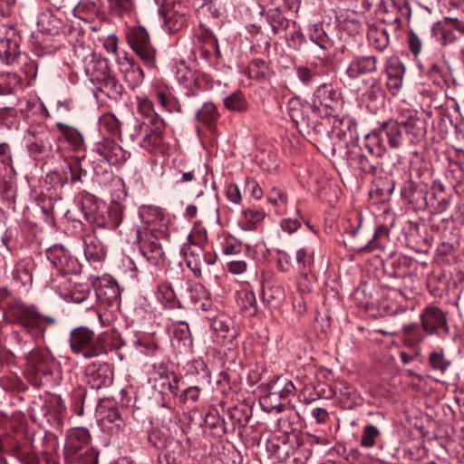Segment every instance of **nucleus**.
<instances>
[{
    "label": "nucleus",
    "mask_w": 464,
    "mask_h": 464,
    "mask_svg": "<svg viewBox=\"0 0 464 464\" xmlns=\"http://www.w3.org/2000/svg\"><path fill=\"white\" fill-rule=\"evenodd\" d=\"M306 42L304 35L299 28H295L288 39V45L294 50H300Z\"/></svg>",
    "instance_id": "nucleus-48"
},
{
    "label": "nucleus",
    "mask_w": 464,
    "mask_h": 464,
    "mask_svg": "<svg viewBox=\"0 0 464 464\" xmlns=\"http://www.w3.org/2000/svg\"><path fill=\"white\" fill-rule=\"evenodd\" d=\"M60 24L61 22L51 14H43L38 20V25L41 27V30L50 34L58 33Z\"/></svg>",
    "instance_id": "nucleus-36"
},
{
    "label": "nucleus",
    "mask_w": 464,
    "mask_h": 464,
    "mask_svg": "<svg viewBox=\"0 0 464 464\" xmlns=\"http://www.w3.org/2000/svg\"><path fill=\"white\" fill-rule=\"evenodd\" d=\"M225 107L233 111H245L247 102L240 92H236L224 99Z\"/></svg>",
    "instance_id": "nucleus-33"
},
{
    "label": "nucleus",
    "mask_w": 464,
    "mask_h": 464,
    "mask_svg": "<svg viewBox=\"0 0 464 464\" xmlns=\"http://www.w3.org/2000/svg\"><path fill=\"white\" fill-rule=\"evenodd\" d=\"M311 415L315 419L317 423H325L329 420V413L324 408H314Z\"/></svg>",
    "instance_id": "nucleus-58"
},
{
    "label": "nucleus",
    "mask_w": 464,
    "mask_h": 464,
    "mask_svg": "<svg viewBox=\"0 0 464 464\" xmlns=\"http://www.w3.org/2000/svg\"><path fill=\"white\" fill-rule=\"evenodd\" d=\"M410 260L406 256H394L385 266L386 273L394 278H404L408 276Z\"/></svg>",
    "instance_id": "nucleus-23"
},
{
    "label": "nucleus",
    "mask_w": 464,
    "mask_h": 464,
    "mask_svg": "<svg viewBox=\"0 0 464 464\" xmlns=\"http://www.w3.org/2000/svg\"><path fill=\"white\" fill-rule=\"evenodd\" d=\"M263 301L271 307H279L285 297L284 287L273 281L266 280L262 288Z\"/></svg>",
    "instance_id": "nucleus-17"
},
{
    "label": "nucleus",
    "mask_w": 464,
    "mask_h": 464,
    "mask_svg": "<svg viewBox=\"0 0 464 464\" xmlns=\"http://www.w3.org/2000/svg\"><path fill=\"white\" fill-rule=\"evenodd\" d=\"M206 424L211 429H219L220 431L225 434L227 432V428L225 426V421L223 419H220L217 411L208 412L206 415L205 419Z\"/></svg>",
    "instance_id": "nucleus-45"
},
{
    "label": "nucleus",
    "mask_w": 464,
    "mask_h": 464,
    "mask_svg": "<svg viewBox=\"0 0 464 464\" xmlns=\"http://www.w3.org/2000/svg\"><path fill=\"white\" fill-rule=\"evenodd\" d=\"M401 125L404 126L407 141L411 144L420 143L427 133L426 121L416 111H406L399 116Z\"/></svg>",
    "instance_id": "nucleus-5"
},
{
    "label": "nucleus",
    "mask_w": 464,
    "mask_h": 464,
    "mask_svg": "<svg viewBox=\"0 0 464 464\" xmlns=\"http://www.w3.org/2000/svg\"><path fill=\"white\" fill-rule=\"evenodd\" d=\"M408 44L411 52L416 56L421 50V41L420 37L411 31L408 34Z\"/></svg>",
    "instance_id": "nucleus-51"
},
{
    "label": "nucleus",
    "mask_w": 464,
    "mask_h": 464,
    "mask_svg": "<svg viewBox=\"0 0 464 464\" xmlns=\"http://www.w3.org/2000/svg\"><path fill=\"white\" fill-rule=\"evenodd\" d=\"M241 251V245L236 242H227L223 246V253L227 256L236 255Z\"/></svg>",
    "instance_id": "nucleus-60"
},
{
    "label": "nucleus",
    "mask_w": 464,
    "mask_h": 464,
    "mask_svg": "<svg viewBox=\"0 0 464 464\" xmlns=\"http://www.w3.org/2000/svg\"><path fill=\"white\" fill-rule=\"evenodd\" d=\"M404 66L398 59H392L386 66L388 78L403 77Z\"/></svg>",
    "instance_id": "nucleus-44"
},
{
    "label": "nucleus",
    "mask_w": 464,
    "mask_h": 464,
    "mask_svg": "<svg viewBox=\"0 0 464 464\" xmlns=\"http://www.w3.org/2000/svg\"><path fill=\"white\" fill-rule=\"evenodd\" d=\"M228 416L233 421V425L236 424H246L248 421V415L244 411L243 409L238 407H233L228 411Z\"/></svg>",
    "instance_id": "nucleus-46"
},
{
    "label": "nucleus",
    "mask_w": 464,
    "mask_h": 464,
    "mask_svg": "<svg viewBox=\"0 0 464 464\" xmlns=\"http://www.w3.org/2000/svg\"><path fill=\"white\" fill-rule=\"evenodd\" d=\"M226 195L227 199L235 204L240 203L242 198L240 190L236 184H229L227 186Z\"/></svg>",
    "instance_id": "nucleus-55"
},
{
    "label": "nucleus",
    "mask_w": 464,
    "mask_h": 464,
    "mask_svg": "<svg viewBox=\"0 0 464 464\" xmlns=\"http://www.w3.org/2000/svg\"><path fill=\"white\" fill-rule=\"evenodd\" d=\"M14 324H18L33 338L39 337L45 331L46 325L55 324L53 316L42 314L34 306L16 304L9 311Z\"/></svg>",
    "instance_id": "nucleus-1"
},
{
    "label": "nucleus",
    "mask_w": 464,
    "mask_h": 464,
    "mask_svg": "<svg viewBox=\"0 0 464 464\" xmlns=\"http://www.w3.org/2000/svg\"><path fill=\"white\" fill-rule=\"evenodd\" d=\"M228 271L234 275H240L246 271V263L243 260L231 259L227 262Z\"/></svg>",
    "instance_id": "nucleus-54"
},
{
    "label": "nucleus",
    "mask_w": 464,
    "mask_h": 464,
    "mask_svg": "<svg viewBox=\"0 0 464 464\" xmlns=\"http://www.w3.org/2000/svg\"><path fill=\"white\" fill-rule=\"evenodd\" d=\"M59 130L63 133L64 139L71 143L74 148H79L82 143V137L81 133L72 128L68 127L64 123H57Z\"/></svg>",
    "instance_id": "nucleus-37"
},
{
    "label": "nucleus",
    "mask_w": 464,
    "mask_h": 464,
    "mask_svg": "<svg viewBox=\"0 0 464 464\" xmlns=\"http://www.w3.org/2000/svg\"><path fill=\"white\" fill-rule=\"evenodd\" d=\"M378 59L374 55H358L350 62L346 74L350 79L372 74L377 71Z\"/></svg>",
    "instance_id": "nucleus-13"
},
{
    "label": "nucleus",
    "mask_w": 464,
    "mask_h": 464,
    "mask_svg": "<svg viewBox=\"0 0 464 464\" xmlns=\"http://www.w3.org/2000/svg\"><path fill=\"white\" fill-rule=\"evenodd\" d=\"M129 43L132 50L144 61L150 65L154 59V50L151 48L149 35L143 29H136L129 36Z\"/></svg>",
    "instance_id": "nucleus-12"
},
{
    "label": "nucleus",
    "mask_w": 464,
    "mask_h": 464,
    "mask_svg": "<svg viewBox=\"0 0 464 464\" xmlns=\"http://www.w3.org/2000/svg\"><path fill=\"white\" fill-rule=\"evenodd\" d=\"M246 188L255 199H260L262 198V188L255 179H246Z\"/></svg>",
    "instance_id": "nucleus-53"
},
{
    "label": "nucleus",
    "mask_w": 464,
    "mask_h": 464,
    "mask_svg": "<svg viewBox=\"0 0 464 464\" xmlns=\"http://www.w3.org/2000/svg\"><path fill=\"white\" fill-rule=\"evenodd\" d=\"M381 436L380 430L374 425H366L362 433L361 446L364 448H372L375 445L376 439Z\"/></svg>",
    "instance_id": "nucleus-35"
},
{
    "label": "nucleus",
    "mask_w": 464,
    "mask_h": 464,
    "mask_svg": "<svg viewBox=\"0 0 464 464\" xmlns=\"http://www.w3.org/2000/svg\"><path fill=\"white\" fill-rule=\"evenodd\" d=\"M267 200L275 206L285 205L287 201V196L282 189L273 188L269 191Z\"/></svg>",
    "instance_id": "nucleus-47"
},
{
    "label": "nucleus",
    "mask_w": 464,
    "mask_h": 464,
    "mask_svg": "<svg viewBox=\"0 0 464 464\" xmlns=\"http://www.w3.org/2000/svg\"><path fill=\"white\" fill-rule=\"evenodd\" d=\"M423 330L427 334L445 335L449 334L446 314L437 306H427L420 315Z\"/></svg>",
    "instance_id": "nucleus-6"
},
{
    "label": "nucleus",
    "mask_w": 464,
    "mask_h": 464,
    "mask_svg": "<svg viewBox=\"0 0 464 464\" xmlns=\"http://www.w3.org/2000/svg\"><path fill=\"white\" fill-rule=\"evenodd\" d=\"M84 255L88 260L98 262L106 256V247L95 234H87L83 237Z\"/></svg>",
    "instance_id": "nucleus-18"
},
{
    "label": "nucleus",
    "mask_w": 464,
    "mask_h": 464,
    "mask_svg": "<svg viewBox=\"0 0 464 464\" xmlns=\"http://www.w3.org/2000/svg\"><path fill=\"white\" fill-rule=\"evenodd\" d=\"M99 414L101 415V422L104 429L113 431L121 428L122 420L116 409H109L105 412L100 411Z\"/></svg>",
    "instance_id": "nucleus-30"
},
{
    "label": "nucleus",
    "mask_w": 464,
    "mask_h": 464,
    "mask_svg": "<svg viewBox=\"0 0 464 464\" xmlns=\"http://www.w3.org/2000/svg\"><path fill=\"white\" fill-rule=\"evenodd\" d=\"M198 92L195 88H189L187 91L183 88V94L179 101L176 100V111H191L199 103Z\"/></svg>",
    "instance_id": "nucleus-25"
},
{
    "label": "nucleus",
    "mask_w": 464,
    "mask_h": 464,
    "mask_svg": "<svg viewBox=\"0 0 464 464\" xmlns=\"http://www.w3.org/2000/svg\"><path fill=\"white\" fill-rule=\"evenodd\" d=\"M107 217L104 218L103 226L114 229L120 226L122 219V209L119 204H112L107 208Z\"/></svg>",
    "instance_id": "nucleus-32"
},
{
    "label": "nucleus",
    "mask_w": 464,
    "mask_h": 464,
    "mask_svg": "<svg viewBox=\"0 0 464 464\" xmlns=\"http://www.w3.org/2000/svg\"><path fill=\"white\" fill-rule=\"evenodd\" d=\"M176 340H178L179 353L188 354L192 352L193 341L188 324L179 321L176 324Z\"/></svg>",
    "instance_id": "nucleus-21"
},
{
    "label": "nucleus",
    "mask_w": 464,
    "mask_h": 464,
    "mask_svg": "<svg viewBox=\"0 0 464 464\" xmlns=\"http://www.w3.org/2000/svg\"><path fill=\"white\" fill-rule=\"evenodd\" d=\"M417 188L414 183L411 181L405 184L403 188L401 189V196L410 201H413L416 199Z\"/></svg>",
    "instance_id": "nucleus-57"
},
{
    "label": "nucleus",
    "mask_w": 464,
    "mask_h": 464,
    "mask_svg": "<svg viewBox=\"0 0 464 464\" xmlns=\"http://www.w3.org/2000/svg\"><path fill=\"white\" fill-rule=\"evenodd\" d=\"M300 225V221L296 218H285L283 219L280 224L281 228L288 234L295 232Z\"/></svg>",
    "instance_id": "nucleus-56"
},
{
    "label": "nucleus",
    "mask_w": 464,
    "mask_h": 464,
    "mask_svg": "<svg viewBox=\"0 0 464 464\" xmlns=\"http://www.w3.org/2000/svg\"><path fill=\"white\" fill-rule=\"evenodd\" d=\"M387 236H388V232H387V229L385 227H377L375 232H374L372 241L370 242V246L368 247L370 249H372L375 246V241L378 238H380L382 237H387Z\"/></svg>",
    "instance_id": "nucleus-62"
},
{
    "label": "nucleus",
    "mask_w": 464,
    "mask_h": 464,
    "mask_svg": "<svg viewBox=\"0 0 464 464\" xmlns=\"http://www.w3.org/2000/svg\"><path fill=\"white\" fill-rule=\"evenodd\" d=\"M20 84V78L14 73L0 76V95L11 94Z\"/></svg>",
    "instance_id": "nucleus-34"
},
{
    "label": "nucleus",
    "mask_w": 464,
    "mask_h": 464,
    "mask_svg": "<svg viewBox=\"0 0 464 464\" xmlns=\"http://www.w3.org/2000/svg\"><path fill=\"white\" fill-rule=\"evenodd\" d=\"M28 150L32 154H41L52 149L50 133L44 129L30 128L27 130Z\"/></svg>",
    "instance_id": "nucleus-15"
},
{
    "label": "nucleus",
    "mask_w": 464,
    "mask_h": 464,
    "mask_svg": "<svg viewBox=\"0 0 464 464\" xmlns=\"http://www.w3.org/2000/svg\"><path fill=\"white\" fill-rule=\"evenodd\" d=\"M158 299L165 306L173 307L174 289L171 284H162L159 286Z\"/></svg>",
    "instance_id": "nucleus-39"
},
{
    "label": "nucleus",
    "mask_w": 464,
    "mask_h": 464,
    "mask_svg": "<svg viewBox=\"0 0 464 464\" xmlns=\"http://www.w3.org/2000/svg\"><path fill=\"white\" fill-rule=\"evenodd\" d=\"M48 259L58 268L65 270L69 255L62 246H53L47 251Z\"/></svg>",
    "instance_id": "nucleus-29"
},
{
    "label": "nucleus",
    "mask_w": 464,
    "mask_h": 464,
    "mask_svg": "<svg viewBox=\"0 0 464 464\" xmlns=\"http://www.w3.org/2000/svg\"><path fill=\"white\" fill-rule=\"evenodd\" d=\"M426 333L418 323H411L402 326L403 343L410 348H416L426 337Z\"/></svg>",
    "instance_id": "nucleus-20"
},
{
    "label": "nucleus",
    "mask_w": 464,
    "mask_h": 464,
    "mask_svg": "<svg viewBox=\"0 0 464 464\" xmlns=\"http://www.w3.org/2000/svg\"><path fill=\"white\" fill-rule=\"evenodd\" d=\"M90 441V434L87 429L78 427L72 429L66 439L64 450L66 455L73 457L78 454Z\"/></svg>",
    "instance_id": "nucleus-14"
},
{
    "label": "nucleus",
    "mask_w": 464,
    "mask_h": 464,
    "mask_svg": "<svg viewBox=\"0 0 464 464\" xmlns=\"http://www.w3.org/2000/svg\"><path fill=\"white\" fill-rule=\"evenodd\" d=\"M309 272L310 271L301 272V276L297 279V287L299 292L302 294L309 293L313 288L312 283L308 276Z\"/></svg>",
    "instance_id": "nucleus-50"
},
{
    "label": "nucleus",
    "mask_w": 464,
    "mask_h": 464,
    "mask_svg": "<svg viewBox=\"0 0 464 464\" xmlns=\"http://www.w3.org/2000/svg\"><path fill=\"white\" fill-rule=\"evenodd\" d=\"M242 215L247 223L244 228L247 230L253 229L254 226L265 218V213L263 211L256 209H245L242 211Z\"/></svg>",
    "instance_id": "nucleus-41"
},
{
    "label": "nucleus",
    "mask_w": 464,
    "mask_h": 464,
    "mask_svg": "<svg viewBox=\"0 0 464 464\" xmlns=\"http://www.w3.org/2000/svg\"><path fill=\"white\" fill-rule=\"evenodd\" d=\"M256 301L255 295L252 292L246 293L245 299H244V306L246 309L252 310L250 312V314H256Z\"/></svg>",
    "instance_id": "nucleus-59"
},
{
    "label": "nucleus",
    "mask_w": 464,
    "mask_h": 464,
    "mask_svg": "<svg viewBox=\"0 0 464 464\" xmlns=\"http://www.w3.org/2000/svg\"><path fill=\"white\" fill-rule=\"evenodd\" d=\"M88 382L94 390L108 387L112 383V371L108 363L92 362L86 368Z\"/></svg>",
    "instance_id": "nucleus-11"
},
{
    "label": "nucleus",
    "mask_w": 464,
    "mask_h": 464,
    "mask_svg": "<svg viewBox=\"0 0 464 464\" xmlns=\"http://www.w3.org/2000/svg\"><path fill=\"white\" fill-rule=\"evenodd\" d=\"M92 151L110 165L123 163L129 157L128 152L121 146L109 138H104L97 142Z\"/></svg>",
    "instance_id": "nucleus-8"
},
{
    "label": "nucleus",
    "mask_w": 464,
    "mask_h": 464,
    "mask_svg": "<svg viewBox=\"0 0 464 464\" xmlns=\"http://www.w3.org/2000/svg\"><path fill=\"white\" fill-rule=\"evenodd\" d=\"M196 118L198 121L203 123L208 130L214 132L219 113L214 103L205 102L200 109L197 110Z\"/></svg>",
    "instance_id": "nucleus-19"
},
{
    "label": "nucleus",
    "mask_w": 464,
    "mask_h": 464,
    "mask_svg": "<svg viewBox=\"0 0 464 464\" xmlns=\"http://www.w3.org/2000/svg\"><path fill=\"white\" fill-rule=\"evenodd\" d=\"M314 105L318 110L324 108L326 115L337 112L343 107V99L340 92L331 84H321L314 92Z\"/></svg>",
    "instance_id": "nucleus-7"
},
{
    "label": "nucleus",
    "mask_w": 464,
    "mask_h": 464,
    "mask_svg": "<svg viewBox=\"0 0 464 464\" xmlns=\"http://www.w3.org/2000/svg\"><path fill=\"white\" fill-rule=\"evenodd\" d=\"M266 20L270 24L274 34L285 31L290 21L285 17L279 8H271L266 12Z\"/></svg>",
    "instance_id": "nucleus-24"
},
{
    "label": "nucleus",
    "mask_w": 464,
    "mask_h": 464,
    "mask_svg": "<svg viewBox=\"0 0 464 464\" xmlns=\"http://www.w3.org/2000/svg\"><path fill=\"white\" fill-rule=\"evenodd\" d=\"M368 156L362 148L353 147L348 152V160L353 169H359L362 174L374 176L379 168V158H382L386 149L383 145H378L376 149L372 146H366Z\"/></svg>",
    "instance_id": "nucleus-4"
},
{
    "label": "nucleus",
    "mask_w": 464,
    "mask_h": 464,
    "mask_svg": "<svg viewBox=\"0 0 464 464\" xmlns=\"http://www.w3.org/2000/svg\"><path fill=\"white\" fill-rule=\"evenodd\" d=\"M121 71L124 74V79L130 88L134 89L142 82L144 77L143 71L132 61L127 60L123 63Z\"/></svg>",
    "instance_id": "nucleus-22"
},
{
    "label": "nucleus",
    "mask_w": 464,
    "mask_h": 464,
    "mask_svg": "<svg viewBox=\"0 0 464 464\" xmlns=\"http://www.w3.org/2000/svg\"><path fill=\"white\" fill-rule=\"evenodd\" d=\"M89 296V288L87 286H74L71 291L64 293L63 297L67 301H72L80 304L85 301Z\"/></svg>",
    "instance_id": "nucleus-40"
},
{
    "label": "nucleus",
    "mask_w": 464,
    "mask_h": 464,
    "mask_svg": "<svg viewBox=\"0 0 464 464\" xmlns=\"http://www.w3.org/2000/svg\"><path fill=\"white\" fill-rule=\"evenodd\" d=\"M310 40L318 45L322 50H329L333 46L332 40L324 31L322 24H314L310 28Z\"/></svg>",
    "instance_id": "nucleus-26"
},
{
    "label": "nucleus",
    "mask_w": 464,
    "mask_h": 464,
    "mask_svg": "<svg viewBox=\"0 0 464 464\" xmlns=\"http://www.w3.org/2000/svg\"><path fill=\"white\" fill-rule=\"evenodd\" d=\"M140 243V250L141 255L151 264L157 265L163 256V251L158 237L154 235H146V238L142 239L138 234L137 237Z\"/></svg>",
    "instance_id": "nucleus-16"
},
{
    "label": "nucleus",
    "mask_w": 464,
    "mask_h": 464,
    "mask_svg": "<svg viewBox=\"0 0 464 464\" xmlns=\"http://www.w3.org/2000/svg\"><path fill=\"white\" fill-rule=\"evenodd\" d=\"M403 77L388 78L387 87L392 90H399L402 86Z\"/></svg>",
    "instance_id": "nucleus-63"
},
{
    "label": "nucleus",
    "mask_w": 464,
    "mask_h": 464,
    "mask_svg": "<svg viewBox=\"0 0 464 464\" xmlns=\"http://www.w3.org/2000/svg\"><path fill=\"white\" fill-rule=\"evenodd\" d=\"M428 362L432 370L444 373L451 365V362L448 360L443 350H434L428 357Z\"/></svg>",
    "instance_id": "nucleus-28"
},
{
    "label": "nucleus",
    "mask_w": 464,
    "mask_h": 464,
    "mask_svg": "<svg viewBox=\"0 0 464 464\" xmlns=\"http://www.w3.org/2000/svg\"><path fill=\"white\" fill-rule=\"evenodd\" d=\"M317 110L314 104H301L298 102H292L289 116L300 132L309 136L313 134L320 136L325 130L323 123L319 121Z\"/></svg>",
    "instance_id": "nucleus-2"
},
{
    "label": "nucleus",
    "mask_w": 464,
    "mask_h": 464,
    "mask_svg": "<svg viewBox=\"0 0 464 464\" xmlns=\"http://www.w3.org/2000/svg\"><path fill=\"white\" fill-rule=\"evenodd\" d=\"M157 99L162 108H164L168 111H171V101L168 98V96L165 93L159 92L157 93Z\"/></svg>",
    "instance_id": "nucleus-61"
},
{
    "label": "nucleus",
    "mask_w": 464,
    "mask_h": 464,
    "mask_svg": "<svg viewBox=\"0 0 464 464\" xmlns=\"http://www.w3.org/2000/svg\"><path fill=\"white\" fill-rule=\"evenodd\" d=\"M400 119H389L381 123L378 129L373 130L366 136L368 140H376L378 145H382L381 140L383 136L387 138L388 144L392 149H399L400 146Z\"/></svg>",
    "instance_id": "nucleus-9"
},
{
    "label": "nucleus",
    "mask_w": 464,
    "mask_h": 464,
    "mask_svg": "<svg viewBox=\"0 0 464 464\" xmlns=\"http://www.w3.org/2000/svg\"><path fill=\"white\" fill-rule=\"evenodd\" d=\"M70 346L74 353L92 358L105 353V347L95 334L87 327H77L70 334Z\"/></svg>",
    "instance_id": "nucleus-3"
},
{
    "label": "nucleus",
    "mask_w": 464,
    "mask_h": 464,
    "mask_svg": "<svg viewBox=\"0 0 464 464\" xmlns=\"http://www.w3.org/2000/svg\"><path fill=\"white\" fill-rule=\"evenodd\" d=\"M437 252L439 255L447 256L453 252V246L450 243H441L437 248Z\"/></svg>",
    "instance_id": "nucleus-64"
},
{
    "label": "nucleus",
    "mask_w": 464,
    "mask_h": 464,
    "mask_svg": "<svg viewBox=\"0 0 464 464\" xmlns=\"http://www.w3.org/2000/svg\"><path fill=\"white\" fill-rule=\"evenodd\" d=\"M199 392V389L196 386L186 388L179 396V400L184 403L188 401H195L198 399Z\"/></svg>",
    "instance_id": "nucleus-52"
},
{
    "label": "nucleus",
    "mask_w": 464,
    "mask_h": 464,
    "mask_svg": "<svg viewBox=\"0 0 464 464\" xmlns=\"http://www.w3.org/2000/svg\"><path fill=\"white\" fill-rule=\"evenodd\" d=\"M245 74L251 79L264 81L268 75V65L263 59H254L246 69Z\"/></svg>",
    "instance_id": "nucleus-27"
},
{
    "label": "nucleus",
    "mask_w": 464,
    "mask_h": 464,
    "mask_svg": "<svg viewBox=\"0 0 464 464\" xmlns=\"http://www.w3.org/2000/svg\"><path fill=\"white\" fill-rule=\"evenodd\" d=\"M195 171L194 169H187L186 168L176 167V185L182 186L186 183L195 181Z\"/></svg>",
    "instance_id": "nucleus-43"
},
{
    "label": "nucleus",
    "mask_w": 464,
    "mask_h": 464,
    "mask_svg": "<svg viewBox=\"0 0 464 464\" xmlns=\"http://www.w3.org/2000/svg\"><path fill=\"white\" fill-rule=\"evenodd\" d=\"M190 249L189 246H186L185 244L181 246L179 250L180 257L182 260L179 261V266H182V262L184 261L186 266L195 274L200 275L201 269L199 267L198 263L197 262L194 253L190 252V256L188 255V250Z\"/></svg>",
    "instance_id": "nucleus-38"
},
{
    "label": "nucleus",
    "mask_w": 464,
    "mask_h": 464,
    "mask_svg": "<svg viewBox=\"0 0 464 464\" xmlns=\"http://www.w3.org/2000/svg\"><path fill=\"white\" fill-rule=\"evenodd\" d=\"M314 265V251L305 247L299 248L295 253V266L300 272L311 271Z\"/></svg>",
    "instance_id": "nucleus-31"
},
{
    "label": "nucleus",
    "mask_w": 464,
    "mask_h": 464,
    "mask_svg": "<svg viewBox=\"0 0 464 464\" xmlns=\"http://www.w3.org/2000/svg\"><path fill=\"white\" fill-rule=\"evenodd\" d=\"M276 384L275 385L274 392H270V396L278 394L281 399H286L290 395L294 394L295 392V387L291 381H286L284 382V385L281 389H277Z\"/></svg>",
    "instance_id": "nucleus-49"
},
{
    "label": "nucleus",
    "mask_w": 464,
    "mask_h": 464,
    "mask_svg": "<svg viewBox=\"0 0 464 464\" xmlns=\"http://www.w3.org/2000/svg\"><path fill=\"white\" fill-rule=\"evenodd\" d=\"M295 72L297 78L300 80L302 83L304 85H309L317 77L318 73L316 71H313L309 67L305 65H299L295 68Z\"/></svg>",
    "instance_id": "nucleus-42"
},
{
    "label": "nucleus",
    "mask_w": 464,
    "mask_h": 464,
    "mask_svg": "<svg viewBox=\"0 0 464 464\" xmlns=\"http://www.w3.org/2000/svg\"><path fill=\"white\" fill-rule=\"evenodd\" d=\"M433 30L439 32L442 45L452 44L458 40L454 31L464 35V22L457 17H444L442 21L434 24Z\"/></svg>",
    "instance_id": "nucleus-10"
}]
</instances>
